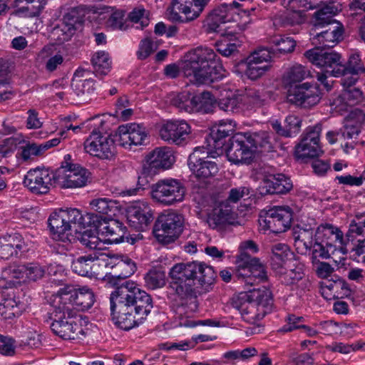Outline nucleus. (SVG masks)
I'll use <instances>...</instances> for the list:
<instances>
[{
  "instance_id": "f257e3e1",
  "label": "nucleus",
  "mask_w": 365,
  "mask_h": 365,
  "mask_svg": "<svg viewBox=\"0 0 365 365\" xmlns=\"http://www.w3.org/2000/svg\"><path fill=\"white\" fill-rule=\"evenodd\" d=\"M135 270V264L125 257L115 264L116 274L108 277V284L115 288L110 296L112 319L124 330L141 324L153 307L150 294L137 287L134 282L125 281Z\"/></svg>"
},
{
  "instance_id": "f03ea898",
  "label": "nucleus",
  "mask_w": 365,
  "mask_h": 365,
  "mask_svg": "<svg viewBox=\"0 0 365 365\" xmlns=\"http://www.w3.org/2000/svg\"><path fill=\"white\" fill-rule=\"evenodd\" d=\"M169 275L171 288L189 304L191 312L197 309V297L213 289L217 277L212 267L198 261L178 263Z\"/></svg>"
},
{
  "instance_id": "7ed1b4c3",
  "label": "nucleus",
  "mask_w": 365,
  "mask_h": 365,
  "mask_svg": "<svg viewBox=\"0 0 365 365\" xmlns=\"http://www.w3.org/2000/svg\"><path fill=\"white\" fill-rule=\"evenodd\" d=\"M213 49L197 46L188 51L184 56L182 72L191 82L197 84H210L222 79V66Z\"/></svg>"
},
{
  "instance_id": "20e7f679",
  "label": "nucleus",
  "mask_w": 365,
  "mask_h": 365,
  "mask_svg": "<svg viewBox=\"0 0 365 365\" xmlns=\"http://www.w3.org/2000/svg\"><path fill=\"white\" fill-rule=\"evenodd\" d=\"M309 74V71L300 64H294L285 71L282 83L288 88V102L304 108H310L319 102L321 97L316 86L308 83L299 84Z\"/></svg>"
},
{
  "instance_id": "39448f33",
  "label": "nucleus",
  "mask_w": 365,
  "mask_h": 365,
  "mask_svg": "<svg viewBox=\"0 0 365 365\" xmlns=\"http://www.w3.org/2000/svg\"><path fill=\"white\" fill-rule=\"evenodd\" d=\"M48 226L53 238L63 241L73 230L77 227L85 228L86 225L97 227L99 217L93 213L83 216L77 209L59 210L53 212L48 220Z\"/></svg>"
},
{
  "instance_id": "423d86ee",
  "label": "nucleus",
  "mask_w": 365,
  "mask_h": 365,
  "mask_svg": "<svg viewBox=\"0 0 365 365\" xmlns=\"http://www.w3.org/2000/svg\"><path fill=\"white\" fill-rule=\"evenodd\" d=\"M53 308L51 329L54 334L68 340L78 339L81 335L84 334L79 324L81 319L76 311L58 303H53Z\"/></svg>"
},
{
  "instance_id": "0eeeda50",
  "label": "nucleus",
  "mask_w": 365,
  "mask_h": 365,
  "mask_svg": "<svg viewBox=\"0 0 365 365\" xmlns=\"http://www.w3.org/2000/svg\"><path fill=\"white\" fill-rule=\"evenodd\" d=\"M171 104L178 108L179 112L212 113L217 108V101L209 91L193 94L185 91L179 93L171 100Z\"/></svg>"
},
{
  "instance_id": "6e6552de",
  "label": "nucleus",
  "mask_w": 365,
  "mask_h": 365,
  "mask_svg": "<svg viewBox=\"0 0 365 365\" xmlns=\"http://www.w3.org/2000/svg\"><path fill=\"white\" fill-rule=\"evenodd\" d=\"M185 218L182 215L169 211L160 213L154 224L153 232L161 244L168 245L175 242L182 234Z\"/></svg>"
},
{
  "instance_id": "1a4fd4ad",
  "label": "nucleus",
  "mask_w": 365,
  "mask_h": 365,
  "mask_svg": "<svg viewBox=\"0 0 365 365\" xmlns=\"http://www.w3.org/2000/svg\"><path fill=\"white\" fill-rule=\"evenodd\" d=\"M343 243V233L334 225L325 223L320 225L314 234V255L322 259L331 257Z\"/></svg>"
},
{
  "instance_id": "9d476101",
  "label": "nucleus",
  "mask_w": 365,
  "mask_h": 365,
  "mask_svg": "<svg viewBox=\"0 0 365 365\" xmlns=\"http://www.w3.org/2000/svg\"><path fill=\"white\" fill-rule=\"evenodd\" d=\"M247 2L239 4L233 1L231 4H223L220 6L213 9L207 16V31L208 33H220L226 29H222V25L227 22H240L242 19L240 13L237 9L242 10L245 14L249 11L247 8Z\"/></svg>"
},
{
  "instance_id": "9b49d317",
  "label": "nucleus",
  "mask_w": 365,
  "mask_h": 365,
  "mask_svg": "<svg viewBox=\"0 0 365 365\" xmlns=\"http://www.w3.org/2000/svg\"><path fill=\"white\" fill-rule=\"evenodd\" d=\"M70 158L69 155L65 156V160ZM89 175L86 169L65 160L53 174L54 184L62 188L82 187L87 184Z\"/></svg>"
},
{
  "instance_id": "f8f14e48",
  "label": "nucleus",
  "mask_w": 365,
  "mask_h": 365,
  "mask_svg": "<svg viewBox=\"0 0 365 365\" xmlns=\"http://www.w3.org/2000/svg\"><path fill=\"white\" fill-rule=\"evenodd\" d=\"M94 302L93 292L86 287L79 289L67 287L61 289L53 300V303H58L74 311L87 310L93 306Z\"/></svg>"
},
{
  "instance_id": "ddd939ff",
  "label": "nucleus",
  "mask_w": 365,
  "mask_h": 365,
  "mask_svg": "<svg viewBox=\"0 0 365 365\" xmlns=\"http://www.w3.org/2000/svg\"><path fill=\"white\" fill-rule=\"evenodd\" d=\"M245 133H238L229 138L225 152L230 162L235 165L252 164L256 158L255 148Z\"/></svg>"
},
{
  "instance_id": "4468645a",
  "label": "nucleus",
  "mask_w": 365,
  "mask_h": 365,
  "mask_svg": "<svg viewBox=\"0 0 365 365\" xmlns=\"http://www.w3.org/2000/svg\"><path fill=\"white\" fill-rule=\"evenodd\" d=\"M186 189L175 179L160 180L151 187L152 197L164 205H172L184 200Z\"/></svg>"
},
{
  "instance_id": "2eb2a0df",
  "label": "nucleus",
  "mask_w": 365,
  "mask_h": 365,
  "mask_svg": "<svg viewBox=\"0 0 365 365\" xmlns=\"http://www.w3.org/2000/svg\"><path fill=\"white\" fill-rule=\"evenodd\" d=\"M304 56L313 65L324 68L329 76L338 77L341 71L344 70L342 67L341 54L329 48H321L320 46H316L307 50L304 53Z\"/></svg>"
},
{
  "instance_id": "dca6fc26",
  "label": "nucleus",
  "mask_w": 365,
  "mask_h": 365,
  "mask_svg": "<svg viewBox=\"0 0 365 365\" xmlns=\"http://www.w3.org/2000/svg\"><path fill=\"white\" fill-rule=\"evenodd\" d=\"M83 148L86 153L100 160H111L116 154L115 140L111 135L96 130L84 141Z\"/></svg>"
},
{
  "instance_id": "f3484780",
  "label": "nucleus",
  "mask_w": 365,
  "mask_h": 365,
  "mask_svg": "<svg viewBox=\"0 0 365 365\" xmlns=\"http://www.w3.org/2000/svg\"><path fill=\"white\" fill-rule=\"evenodd\" d=\"M210 150L204 147L195 148L189 155L187 165L193 175L200 180L213 178L218 173L217 163L209 160Z\"/></svg>"
},
{
  "instance_id": "a211bd4d",
  "label": "nucleus",
  "mask_w": 365,
  "mask_h": 365,
  "mask_svg": "<svg viewBox=\"0 0 365 365\" xmlns=\"http://www.w3.org/2000/svg\"><path fill=\"white\" fill-rule=\"evenodd\" d=\"M208 0H173L170 19L174 22L188 23L197 19Z\"/></svg>"
},
{
  "instance_id": "6ab92c4d",
  "label": "nucleus",
  "mask_w": 365,
  "mask_h": 365,
  "mask_svg": "<svg viewBox=\"0 0 365 365\" xmlns=\"http://www.w3.org/2000/svg\"><path fill=\"white\" fill-rule=\"evenodd\" d=\"M321 131V125H316L307 130V133L295 147L296 158L302 160L314 158L319 157L323 153L319 145Z\"/></svg>"
},
{
  "instance_id": "aec40b11",
  "label": "nucleus",
  "mask_w": 365,
  "mask_h": 365,
  "mask_svg": "<svg viewBox=\"0 0 365 365\" xmlns=\"http://www.w3.org/2000/svg\"><path fill=\"white\" fill-rule=\"evenodd\" d=\"M292 212L287 207H274L269 210L264 218L259 220L267 230L273 233H282L287 231L291 226Z\"/></svg>"
},
{
  "instance_id": "412c9836",
  "label": "nucleus",
  "mask_w": 365,
  "mask_h": 365,
  "mask_svg": "<svg viewBox=\"0 0 365 365\" xmlns=\"http://www.w3.org/2000/svg\"><path fill=\"white\" fill-rule=\"evenodd\" d=\"M270 51L267 48L260 47L250 53L241 64L245 66V75L251 80H256L263 76L269 68L267 65H262L271 60Z\"/></svg>"
},
{
  "instance_id": "4be33fe9",
  "label": "nucleus",
  "mask_w": 365,
  "mask_h": 365,
  "mask_svg": "<svg viewBox=\"0 0 365 365\" xmlns=\"http://www.w3.org/2000/svg\"><path fill=\"white\" fill-rule=\"evenodd\" d=\"M191 133V128L185 120H167L159 128L160 138L169 143L182 145Z\"/></svg>"
},
{
  "instance_id": "5701e85b",
  "label": "nucleus",
  "mask_w": 365,
  "mask_h": 365,
  "mask_svg": "<svg viewBox=\"0 0 365 365\" xmlns=\"http://www.w3.org/2000/svg\"><path fill=\"white\" fill-rule=\"evenodd\" d=\"M54 173L46 168H35L27 172L24 185L35 194H46L54 183Z\"/></svg>"
},
{
  "instance_id": "b1692460",
  "label": "nucleus",
  "mask_w": 365,
  "mask_h": 365,
  "mask_svg": "<svg viewBox=\"0 0 365 365\" xmlns=\"http://www.w3.org/2000/svg\"><path fill=\"white\" fill-rule=\"evenodd\" d=\"M126 217L129 226L137 231L145 230L154 219L151 207L144 202L129 206L126 210Z\"/></svg>"
},
{
  "instance_id": "393cba45",
  "label": "nucleus",
  "mask_w": 365,
  "mask_h": 365,
  "mask_svg": "<svg viewBox=\"0 0 365 365\" xmlns=\"http://www.w3.org/2000/svg\"><path fill=\"white\" fill-rule=\"evenodd\" d=\"M86 15V11L83 6L71 8L63 15L62 24L53 29V32L58 34L62 32L63 41H68L77 29V25H82Z\"/></svg>"
},
{
  "instance_id": "a878e982",
  "label": "nucleus",
  "mask_w": 365,
  "mask_h": 365,
  "mask_svg": "<svg viewBox=\"0 0 365 365\" xmlns=\"http://www.w3.org/2000/svg\"><path fill=\"white\" fill-rule=\"evenodd\" d=\"M293 187L290 178L283 173L269 174L262 178L261 193L263 195H284Z\"/></svg>"
},
{
  "instance_id": "bb28decb",
  "label": "nucleus",
  "mask_w": 365,
  "mask_h": 365,
  "mask_svg": "<svg viewBox=\"0 0 365 365\" xmlns=\"http://www.w3.org/2000/svg\"><path fill=\"white\" fill-rule=\"evenodd\" d=\"M148 167L143 168L144 172L150 173L153 169L165 170L170 168L175 162V156L171 148H156L146 156Z\"/></svg>"
},
{
  "instance_id": "cd10ccee",
  "label": "nucleus",
  "mask_w": 365,
  "mask_h": 365,
  "mask_svg": "<svg viewBox=\"0 0 365 365\" xmlns=\"http://www.w3.org/2000/svg\"><path fill=\"white\" fill-rule=\"evenodd\" d=\"M234 277L245 284V286H253L267 280V273L264 264L261 262L254 264L247 269L235 271Z\"/></svg>"
},
{
  "instance_id": "c85d7f7f",
  "label": "nucleus",
  "mask_w": 365,
  "mask_h": 365,
  "mask_svg": "<svg viewBox=\"0 0 365 365\" xmlns=\"http://www.w3.org/2000/svg\"><path fill=\"white\" fill-rule=\"evenodd\" d=\"M324 29L316 34L314 40L321 46V48H333L342 39L343 26L340 23H334Z\"/></svg>"
},
{
  "instance_id": "c756f323",
  "label": "nucleus",
  "mask_w": 365,
  "mask_h": 365,
  "mask_svg": "<svg viewBox=\"0 0 365 365\" xmlns=\"http://www.w3.org/2000/svg\"><path fill=\"white\" fill-rule=\"evenodd\" d=\"M232 305L240 312L243 319L250 324H255L262 319L267 314L257 304L247 298L243 302H240L239 299H233Z\"/></svg>"
},
{
  "instance_id": "7c9ffc66",
  "label": "nucleus",
  "mask_w": 365,
  "mask_h": 365,
  "mask_svg": "<svg viewBox=\"0 0 365 365\" xmlns=\"http://www.w3.org/2000/svg\"><path fill=\"white\" fill-rule=\"evenodd\" d=\"M24 245L21 235L14 233L0 237V257L9 259L14 255H17Z\"/></svg>"
},
{
  "instance_id": "2f4dec72",
  "label": "nucleus",
  "mask_w": 365,
  "mask_h": 365,
  "mask_svg": "<svg viewBox=\"0 0 365 365\" xmlns=\"http://www.w3.org/2000/svg\"><path fill=\"white\" fill-rule=\"evenodd\" d=\"M250 299L267 314L273 308V297L272 292L264 286L249 290L245 293L243 298Z\"/></svg>"
},
{
  "instance_id": "473e14b6",
  "label": "nucleus",
  "mask_w": 365,
  "mask_h": 365,
  "mask_svg": "<svg viewBox=\"0 0 365 365\" xmlns=\"http://www.w3.org/2000/svg\"><path fill=\"white\" fill-rule=\"evenodd\" d=\"M236 126L234 120H230L229 129L220 130V128H211L209 138L207 139L209 145L215 150L217 155L222 154L227 145V138L230 136Z\"/></svg>"
},
{
  "instance_id": "72a5a7b5",
  "label": "nucleus",
  "mask_w": 365,
  "mask_h": 365,
  "mask_svg": "<svg viewBox=\"0 0 365 365\" xmlns=\"http://www.w3.org/2000/svg\"><path fill=\"white\" fill-rule=\"evenodd\" d=\"M232 207L226 202H220L207 214L206 222L212 229H221L229 220Z\"/></svg>"
},
{
  "instance_id": "f704fd0d",
  "label": "nucleus",
  "mask_w": 365,
  "mask_h": 365,
  "mask_svg": "<svg viewBox=\"0 0 365 365\" xmlns=\"http://www.w3.org/2000/svg\"><path fill=\"white\" fill-rule=\"evenodd\" d=\"M90 71L83 68H78L74 73L71 81V87L77 96L89 94L95 90L94 80L88 78Z\"/></svg>"
},
{
  "instance_id": "c9c22d12",
  "label": "nucleus",
  "mask_w": 365,
  "mask_h": 365,
  "mask_svg": "<svg viewBox=\"0 0 365 365\" xmlns=\"http://www.w3.org/2000/svg\"><path fill=\"white\" fill-rule=\"evenodd\" d=\"M331 1L329 3L323 4L318 0L319 4L317 6H322V8L314 15L313 25L315 29L327 28L334 23H339L333 19L335 12L334 7L329 5Z\"/></svg>"
},
{
  "instance_id": "e433bc0d",
  "label": "nucleus",
  "mask_w": 365,
  "mask_h": 365,
  "mask_svg": "<svg viewBox=\"0 0 365 365\" xmlns=\"http://www.w3.org/2000/svg\"><path fill=\"white\" fill-rule=\"evenodd\" d=\"M357 222L352 220L349 225L346 237L349 240H353L356 236L362 235L365 232V217L356 216ZM357 255H365V239L358 240V245L356 247ZM363 262H365V255L363 257Z\"/></svg>"
},
{
  "instance_id": "4c0bfd02",
  "label": "nucleus",
  "mask_w": 365,
  "mask_h": 365,
  "mask_svg": "<svg viewBox=\"0 0 365 365\" xmlns=\"http://www.w3.org/2000/svg\"><path fill=\"white\" fill-rule=\"evenodd\" d=\"M364 121L363 115H347L344 120L343 128L340 129L338 134L344 140L356 138L361 131Z\"/></svg>"
},
{
  "instance_id": "58836bf2",
  "label": "nucleus",
  "mask_w": 365,
  "mask_h": 365,
  "mask_svg": "<svg viewBox=\"0 0 365 365\" xmlns=\"http://www.w3.org/2000/svg\"><path fill=\"white\" fill-rule=\"evenodd\" d=\"M302 124V119L298 115H287L284 120V125L278 121L272 123L273 129L280 135L292 137L299 133Z\"/></svg>"
},
{
  "instance_id": "ea45409f",
  "label": "nucleus",
  "mask_w": 365,
  "mask_h": 365,
  "mask_svg": "<svg viewBox=\"0 0 365 365\" xmlns=\"http://www.w3.org/2000/svg\"><path fill=\"white\" fill-rule=\"evenodd\" d=\"M98 259V252H93L90 254L78 257L71 264L73 270L79 275L88 276L93 274L92 268L94 262Z\"/></svg>"
},
{
  "instance_id": "a19ab883",
  "label": "nucleus",
  "mask_w": 365,
  "mask_h": 365,
  "mask_svg": "<svg viewBox=\"0 0 365 365\" xmlns=\"http://www.w3.org/2000/svg\"><path fill=\"white\" fill-rule=\"evenodd\" d=\"M82 228L77 227L76 232V238L81 246L89 251L96 252L97 250H101L100 245L101 240L98 237L96 232L91 230L81 231Z\"/></svg>"
},
{
  "instance_id": "79ce46f5",
  "label": "nucleus",
  "mask_w": 365,
  "mask_h": 365,
  "mask_svg": "<svg viewBox=\"0 0 365 365\" xmlns=\"http://www.w3.org/2000/svg\"><path fill=\"white\" fill-rule=\"evenodd\" d=\"M126 227L118 220H111L103 227V234L106 240L110 243H119L123 240Z\"/></svg>"
},
{
  "instance_id": "37998d69",
  "label": "nucleus",
  "mask_w": 365,
  "mask_h": 365,
  "mask_svg": "<svg viewBox=\"0 0 365 365\" xmlns=\"http://www.w3.org/2000/svg\"><path fill=\"white\" fill-rule=\"evenodd\" d=\"M91 63L93 67V73L99 78L106 76L111 68L109 55L105 51L95 53L91 58Z\"/></svg>"
},
{
  "instance_id": "c03bdc74",
  "label": "nucleus",
  "mask_w": 365,
  "mask_h": 365,
  "mask_svg": "<svg viewBox=\"0 0 365 365\" xmlns=\"http://www.w3.org/2000/svg\"><path fill=\"white\" fill-rule=\"evenodd\" d=\"M250 145L255 148V153L269 152L272 150V145L268 134L265 132L245 133Z\"/></svg>"
},
{
  "instance_id": "a18cd8bd",
  "label": "nucleus",
  "mask_w": 365,
  "mask_h": 365,
  "mask_svg": "<svg viewBox=\"0 0 365 365\" xmlns=\"http://www.w3.org/2000/svg\"><path fill=\"white\" fill-rule=\"evenodd\" d=\"M271 265L273 269L278 270L283 267L290 254L288 246L277 243L272 247Z\"/></svg>"
},
{
  "instance_id": "49530a36",
  "label": "nucleus",
  "mask_w": 365,
  "mask_h": 365,
  "mask_svg": "<svg viewBox=\"0 0 365 365\" xmlns=\"http://www.w3.org/2000/svg\"><path fill=\"white\" fill-rule=\"evenodd\" d=\"M274 46L268 48L270 51L271 60L279 56V54H285L291 53L294 51L296 46L295 41L289 37L280 38L273 41Z\"/></svg>"
},
{
  "instance_id": "de8ad7c7",
  "label": "nucleus",
  "mask_w": 365,
  "mask_h": 365,
  "mask_svg": "<svg viewBox=\"0 0 365 365\" xmlns=\"http://www.w3.org/2000/svg\"><path fill=\"white\" fill-rule=\"evenodd\" d=\"M354 103L349 102L343 95L339 96L332 101H330V113L341 114V113H348L349 114H364L359 108H354Z\"/></svg>"
},
{
  "instance_id": "09e8293b",
  "label": "nucleus",
  "mask_w": 365,
  "mask_h": 365,
  "mask_svg": "<svg viewBox=\"0 0 365 365\" xmlns=\"http://www.w3.org/2000/svg\"><path fill=\"white\" fill-rule=\"evenodd\" d=\"M90 205L91 208L101 215L109 216L115 215L118 210V202L107 198H98L93 200Z\"/></svg>"
},
{
  "instance_id": "8fccbe9b",
  "label": "nucleus",
  "mask_w": 365,
  "mask_h": 365,
  "mask_svg": "<svg viewBox=\"0 0 365 365\" xmlns=\"http://www.w3.org/2000/svg\"><path fill=\"white\" fill-rule=\"evenodd\" d=\"M294 245L299 250L303 246L306 251L314 250V235L311 229H302L294 234Z\"/></svg>"
},
{
  "instance_id": "3c124183",
  "label": "nucleus",
  "mask_w": 365,
  "mask_h": 365,
  "mask_svg": "<svg viewBox=\"0 0 365 365\" xmlns=\"http://www.w3.org/2000/svg\"><path fill=\"white\" fill-rule=\"evenodd\" d=\"M331 0H319L320 3L327 4ZM283 4L293 11L298 13L301 11L312 9L319 4L318 0H283Z\"/></svg>"
},
{
  "instance_id": "603ef678",
  "label": "nucleus",
  "mask_w": 365,
  "mask_h": 365,
  "mask_svg": "<svg viewBox=\"0 0 365 365\" xmlns=\"http://www.w3.org/2000/svg\"><path fill=\"white\" fill-rule=\"evenodd\" d=\"M145 284L152 289L160 288L165 284V274L161 267L151 269L145 277Z\"/></svg>"
},
{
  "instance_id": "864d4df0",
  "label": "nucleus",
  "mask_w": 365,
  "mask_h": 365,
  "mask_svg": "<svg viewBox=\"0 0 365 365\" xmlns=\"http://www.w3.org/2000/svg\"><path fill=\"white\" fill-rule=\"evenodd\" d=\"M242 102V98L240 96L232 95L217 101V107L220 110L224 112L239 113Z\"/></svg>"
},
{
  "instance_id": "5fc2aeb1",
  "label": "nucleus",
  "mask_w": 365,
  "mask_h": 365,
  "mask_svg": "<svg viewBox=\"0 0 365 365\" xmlns=\"http://www.w3.org/2000/svg\"><path fill=\"white\" fill-rule=\"evenodd\" d=\"M19 304L14 299H6L0 304V314L4 319H12L21 314Z\"/></svg>"
},
{
  "instance_id": "6e6d98bb",
  "label": "nucleus",
  "mask_w": 365,
  "mask_h": 365,
  "mask_svg": "<svg viewBox=\"0 0 365 365\" xmlns=\"http://www.w3.org/2000/svg\"><path fill=\"white\" fill-rule=\"evenodd\" d=\"M110 9L111 14L106 21L107 26L112 29L125 30L128 28L126 20L125 19V11L123 10H115L113 8Z\"/></svg>"
},
{
  "instance_id": "4d7b16f0",
  "label": "nucleus",
  "mask_w": 365,
  "mask_h": 365,
  "mask_svg": "<svg viewBox=\"0 0 365 365\" xmlns=\"http://www.w3.org/2000/svg\"><path fill=\"white\" fill-rule=\"evenodd\" d=\"M342 67L344 70L341 71L340 73L346 71L358 74L365 73V67L361 63L359 55L356 53L351 55L346 63L342 61Z\"/></svg>"
},
{
  "instance_id": "13d9d810",
  "label": "nucleus",
  "mask_w": 365,
  "mask_h": 365,
  "mask_svg": "<svg viewBox=\"0 0 365 365\" xmlns=\"http://www.w3.org/2000/svg\"><path fill=\"white\" fill-rule=\"evenodd\" d=\"M259 262H260L259 259L252 257L249 252L245 250L240 251V254L237 256V269L235 271L247 269Z\"/></svg>"
},
{
  "instance_id": "bf43d9fd",
  "label": "nucleus",
  "mask_w": 365,
  "mask_h": 365,
  "mask_svg": "<svg viewBox=\"0 0 365 365\" xmlns=\"http://www.w3.org/2000/svg\"><path fill=\"white\" fill-rule=\"evenodd\" d=\"M312 259L314 266L315 267V272L317 276L320 278L325 279L329 277L334 272V268L327 262H321L319 255H314V251L312 253Z\"/></svg>"
},
{
  "instance_id": "052dcab7",
  "label": "nucleus",
  "mask_w": 365,
  "mask_h": 365,
  "mask_svg": "<svg viewBox=\"0 0 365 365\" xmlns=\"http://www.w3.org/2000/svg\"><path fill=\"white\" fill-rule=\"evenodd\" d=\"M115 138H117L115 141H117L119 145L130 148L133 145L131 143L130 125H120L115 134Z\"/></svg>"
},
{
  "instance_id": "680f3d73",
  "label": "nucleus",
  "mask_w": 365,
  "mask_h": 365,
  "mask_svg": "<svg viewBox=\"0 0 365 365\" xmlns=\"http://www.w3.org/2000/svg\"><path fill=\"white\" fill-rule=\"evenodd\" d=\"M365 343H356L352 344H344L341 342H335L331 345H328L326 348L333 352H339L343 354H347L351 351H355L363 348Z\"/></svg>"
},
{
  "instance_id": "e2e57ef3",
  "label": "nucleus",
  "mask_w": 365,
  "mask_h": 365,
  "mask_svg": "<svg viewBox=\"0 0 365 365\" xmlns=\"http://www.w3.org/2000/svg\"><path fill=\"white\" fill-rule=\"evenodd\" d=\"M17 4H23L30 5L26 7H23L22 11L26 10L30 11L29 16H37L40 14L45 5L47 3V0H15Z\"/></svg>"
},
{
  "instance_id": "0e129e2a",
  "label": "nucleus",
  "mask_w": 365,
  "mask_h": 365,
  "mask_svg": "<svg viewBox=\"0 0 365 365\" xmlns=\"http://www.w3.org/2000/svg\"><path fill=\"white\" fill-rule=\"evenodd\" d=\"M281 281L287 285L294 284L298 282L304 277L301 268L291 269L284 272H281Z\"/></svg>"
},
{
  "instance_id": "69168bd1",
  "label": "nucleus",
  "mask_w": 365,
  "mask_h": 365,
  "mask_svg": "<svg viewBox=\"0 0 365 365\" xmlns=\"http://www.w3.org/2000/svg\"><path fill=\"white\" fill-rule=\"evenodd\" d=\"M215 47L217 51L225 57L234 56L239 53L238 46L227 41L217 42Z\"/></svg>"
},
{
  "instance_id": "338daca9",
  "label": "nucleus",
  "mask_w": 365,
  "mask_h": 365,
  "mask_svg": "<svg viewBox=\"0 0 365 365\" xmlns=\"http://www.w3.org/2000/svg\"><path fill=\"white\" fill-rule=\"evenodd\" d=\"M26 279L31 281H36L45 274V270L43 267L40 266L37 263H27L26 264Z\"/></svg>"
},
{
  "instance_id": "774afa93",
  "label": "nucleus",
  "mask_w": 365,
  "mask_h": 365,
  "mask_svg": "<svg viewBox=\"0 0 365 365\" xmlns=\"http://www.w3.org/2000/svg\"><path fill=\"white\" fill-rule=\"evenodd\" d=\"M155 51L153 41L149 38L143 39L139 44L137 56L140 60L147 58Z\"/></svg>"
}]
</instances>
